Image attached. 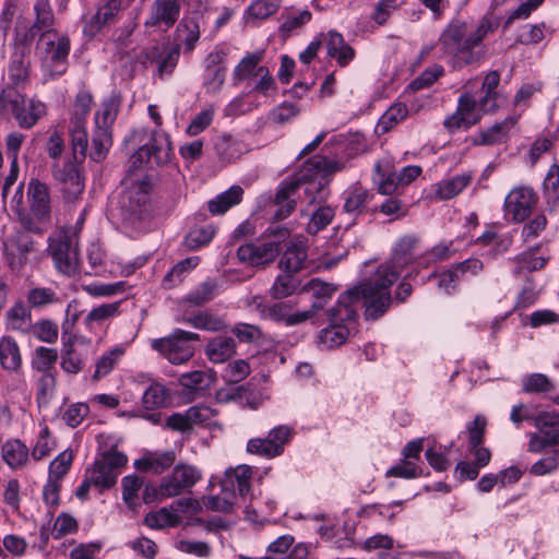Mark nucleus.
Masks as SVG:
<instances>
[{
    "label": "nucleus",
    "mask_w": 559,
    "mask_h": 559,
    "mask_svg": "<svg viewBox=\"0 0 559 559\" xmlns=\"http://www.w3.org/2000/svg\"><path fill=\"white\" fill-rule=\"evenodd\" d=\"M418 239L405 236L395 245L390 261L379 265L374 276L367 282L364 293L367 298L368 316L380 318L392 302L390 287L397 281L405 266L414 262V250Z\"/></svg>",
    "instance_id": "f257e3e1"
},
{
    "label": "nucleus",
    "mask_w": 559,
    "mask_h": 559,
    "mask_svg": "<svg viewBox=\"0 0 559 559\" xmlns=\"http://www.w3.org/2000/svg\"><path fill=\"white\" fill-rule=\"evenodd\" d=\"M344 168L343 162L329 159L322 155L312 156L295 175V182L286 188V191H292L298 183H305V195L308 202L310 204L320 202L326 195L328 177Z\"/></svg>",
    "instance_id": "f03ea898"
},
{
    "label": "nucleus",
    "mask_w": 559,
    "mask_h": 559,
    "mask_svg": "<svg viewBox=\"0 0 559 559\" xmlns=\"http://www.w3.org/2000/svg\"><path fill=\"white\" fill-rule=\"evenodd\" d=\"M70 51L71 40L67 34L58 31L39 37L35 53L46 81L56 80L67 72Z\"/></svg>",
    "instance_id": "7ed1b4c3"
},
{
    "label": "nucleus",
    "mask_w": 559,
    "mask_h": 559,
    "mask_svg": "<svg viewBox=\"0 0 559 559\" xmlns=\"http://www.w3.org/2000/svg\"><path fill=\"white\" fill-rule=\"evenodd\" d=\"M439 45L443 56L450 57L454 69L477 62L481 55L473 50L468 33V21L453 20L441 33Z\"/></svg>",
    "instance_id": "20e7f679"
},
{
    "label": "nucleus",
    "mask_w": 559,
    "mask_h": 559,
    "mask_svg": "<svg viewBox=\"0 0 559 559\" xmlns=\"http://www.w3.org/2000/svg\"><path fill=\"white\" fill-rule=\"evenodd\" d=\"M267 230L270 234L262 241L246 243L237 249V257L241 262L258 266L276 259L282 242L287 240L290 234L286 227L269 228Z\"/></svg>",
    "instance_id": "39448f33"
},
{
    "label": "nucleus",
    "mask_w": 559,
    "mask_h": 559,
    "mask_svg": "<svg viewBox=\"0 0 559 559\" xmlns=\"http://www.w3.org/2000/svg\"><path fill=\"white\" fill-rule=\"evenodd\" d=\"M0 107L10 108L19 126L23 129L33 128L46 115V106L36 99H26L15 88L5 86L0 94Z\"/></svg>",
    "instance_id": "423d86ee"
},
{
    "label": "nucleus",
    "mask_w": 559,
    "mask_h": 559,
    "mask_svg": "<svg viewBox=\"0 0 559 559\" xmlns=\"http://www.w3.org/2000/svg\"><path fill=\"white\" fill-rule=\"evenodd\" d=\"M118 114V106L114 100H105L95 115V130L92 136V147L88 153L94 162H102L112 145L110 127Z\"/></svg>",
    "instance_id": "0eeeda50"
},
{
    "label": "nucleus",
    "mask_w": 559,
    "mask_h": 559,
    "mask_svg": "<svg viewBox=\"0 0 559 559\" xmlns=\"http://www.w3.org/2000/svg\"><path fill=\"white\" fill-rule=\"evenodd\" d=\"M199 340V334L177 329L171 335L152 342V347L162 354L173 365H181L194 355L192 342Z\"/></svg>",
    "instance_id": "6e6552de"
},
{
    "label": "nucleus",
    "mask_w": 559,
    "mask_h": 559,
    "mask_svg": "<svg viewBox=\"0 0 559 559\" xmlns=\"http://www.w3.org/2000/svg\"><path fill=\"white\" fill-rule=\"evenodd\" d=\"M127 462L128 457L124 453L117 450L106 451L96 459L86 474L90 476V481H93V486L104 491L116 485L120 468Z\"/></svg>",
    "instance_id": "1a4fd4ad"
},
{
    "label": "nucleus",
    "mask_w": 559,
    "mask_h": 559,
    "mask_svg": "<svg viewBox=\"0 0 559 559\" xmlns=\"http://www.w3.org/2000/svg\"><path fill=\"white\" fill-rule=\"evenodd\" d=\"M124 189L120 192L117 204L124 218H131L142 213L145 207L151 183L146 178L143 179H124L122 181Z\"/></svg>",
    "instance_id": "9d476101"
},
{
    "label": "nucleus",
    "mask_w": 559,
    "mask_h": 559,
    "mask_svg": "<svg viewBox=\"0 0 559 559\" xmlns=\"http://www.w3.org/2000/svg\"><path fill=\"white\" fill-rule=\"evenodd\" d=\"M48 251L59 272L73 275L79 270L78 237L62 235L49 239Z\"/></svg>",
    "instance_id": "9b49d317"
},
{
    "label": "nucleus",
    "mask_w": 559,
    "mask_h": 559,
    "mask_svg": "<svg viewBox=\"0 0 559 559\" xmlns=\"http://www.w3.org/2000/svg\"><path fill=\"white\" fill-rule=\"evenodd\" d=\"M293 429L280 425L271 429L265 438H252L247 443V451L265 459H274L283 454L285 445L293 436Z\"/></svg>",
    "instance_id": "f8f14e48"
},
{
    "label": "nucleus",
    "mask_w": 559,
    "mask_h": 559,
    "mask_svg": "<svg viewBox=\"0 0 559 559\" xmlns=\"http://www.w3.org/2000/svg\"><path fill=\"white\" fill-rule=\"evenodd\" d=\"M202 478V472L190 464H177L173 473L164 477L159 486V495L165 498L179 496L188 491Z\"/></svg>",
    "instance_id": "ddd939ff"
},
{
    "label": "nucleus",
    "mask_w": 559,
    "mask_h": 559,
    "mask_svg": "<svg viewBox=\"0 0 559 559\" xmlns=\"http://www.w3.org/2000/svg\"><path fill=\"white\" fill-rule=\"evenodd\" d=\"M171 155L170 141L167 134L154 132L151 143L141 146L130 158V168H140L144 163L164 165L169 162Z\"/></svg>",
    "instance_id": "4468645a"
},
{
    "label": "nucleus",
    "mask_w": 559,
    "mask_h": 559,
    "mask_svg": "<svg viewBox=\"0 0 559 559\" xmlns=\"http://www.w3.org/2000/svg\"><path fill=\"white\" fill-rule=\"evenodd\" d=\"M367 282L361 283L359 286L348 289L346 293L342 294L336 302V305L330 309L329 311V320L333 323L343 322H352L356 318V310L354 308V304L356 301L361 300L362 306L365 307V317L369 320H377L378 318H372L368 316L367 311V298L365 293L362 292Z\"/></svg>",
    "instance_id": "2eb2a0df"
},
{
    "label": "nucleus",
    "mask_w": 559,
    "mask_h": 559,
    "mask_svg": "<svg viewBox=\"0 0 559 559\" xmlns=\"http://www.w3.org/2000/svg\"><path fill=\"white\" fill-rule=\"evenodd\" d=\"M180 12V0H154L144 22V26L153 27L163 25L166 29L171 28L179 20Z\"/></svg>",
    "instance_id": "dca6fc26"
},
{
    "label": "nucleus",
    "mask_w": 559,
    "mask_h": 559,
    "mask_svg": "<svg viewBox=\"0 0 559 559\" xmlns=\"http://www.w3.org/2000/svg\"><path fill=\"white\" fill-rule=\"evenodd\" d=\"M536 204V195L530 188L521 187L513 189L506 198L504 206L513 219L523 222L530 216Z\"/></svg>",
    "instance_id": "f3484780"
},
{
    "label": "nucleus",
    "mask_w": 559,
    "mask_h": 559,
    "mask_svg": "<svg viewBox=\"0 0 559 559\" xmlns=\"http://www.w3.org/2000/svg\"><path fill=\"white\" fill-rule=\"evenodd\" d=\"M36 250V243L33 238L17 231L5 247V257L11 270H20L27 261L29 253Z\"/></svg>",
    "instance_id": "a211bd4d"
},
{
    "label": "nucleus",
    "mask_w": 559,
    "mask_h": 559,
    "mask_svg": "<svg viewBox=\"0 0 559 559\" xmlns=\"http://www.w3.org/2000/svg\"><path fill=\"white\" fill-rule=\"evenodd\" d=\"M29 211L39 219L51 218L49 188L37 178H32L27 186Z\"/></svg>",
    "instance_id": "6ab92c4d"
},
{
    "label": "nucleus",
    "mask_w": 559,
    "mask_h": 559,
    "mask_svg": "<svg viewBox=\"0 0 559 559\" xmlns=\"http://www.w3.org/2000/svg\"><path fill=\"white\" fill-rule=\"evenodd\" d=\"M120 9L121 0H102L96 13L84 25V34L94 36L104 26L114 23Z\"/></svg>",
    "instance_id": "aec40b11"
},
{
    "label": "nucleus",
    "mask_w": 559,
    "mask_h": 559,
    "mask_svg": "<svg viewBox=\"0 0 559 559\" xmlns=\"http://www.w3.org/2000/svg\"><path fill=\"white\" fill-rule=\"evenodd\" d=\"M307 262L306 241L301 238L290 240L281 260L280 269L283 272L297 273L305 269Z\"/></svg>",
    "instance_id": "412c9836"
},
{
    "label": "nucleus",
    "mask_w": 559,
    "mask_h": 559,
    "mask_svg": "<svg viewBox=\"0 0 559 559\" xmlns=\"http://www.w3.org/2000/svg\"><path fill=\"white\" fill-rule=\"evenodd\" d=\"M32 26L41 33V36L58 32L55 28L56 15L49 0H35L33 4Z\"/></svg>",
    "instance_id": "4be33fe9"
},
{
    "label": "nucleus",
    "mask_w": 559,
    "mask_h": 559,
    "mask_svg": "<svg viewBox=\"0 0 559 559\" xmlns=\"http://www.w3.org/2000/svg\"><path fill=\"white\" fill-rule=\"evenodd\" d=\"M1 456L11 469H21L29 462V450L21 440L10 439L2 444Z\"/></svg>",
    "instance_id": "5701e85b"
},
{
    "label": "nucleus",
    "mask_w": 559,
    "mask_h": 559,
    "mask_svg": "<svg viewBox=\"0 0 559 559\" xmlns=\"http://www.w3.org/2000/svg\"><path fill=\"white\" fill-rule=\"evenodd\" d=\"M295 182V176L289 180L282 183L281 188L275 195V205L277 206L274 218L276 221H283L288 217L295 210L296 202L293 197L299 191L305 192V183H298L292 191H286V188L290 187Z\"/></svg>",
    "instance_id": "b1692460"
},
{
    "label": "nucleus",
    "mask_w": 559,
    "mask_h": 559,
    "mask_svg": "<svg viewBox=\"0 0 559 559\" xmlns=\"http://www.w3.org/2000/svg\"><path fill=\"white\" fill-rule=\"evenodd\" d=\"M200 20L199 15L186 16L176 27V39L183 44L185 52H191L200 39Z\"/></svg>",
    "instance_id": "393cba45"
},
{
    "label": "nucleus",
    "mask_w": 559,
    "mask_h": 559,
    "mask_svg": "<svg viewBox=\"0 0 559 559\" xmlns=\"http://www.w3.org/2000/svg\"><path fill=\"white\" fill-rule=\"evenodd\" d=\"M516 120L513 117H507L500 122L495 123L487 130L481 131L473 139L475 145H493L507 140L510 130L514 127Z\"/></svg>",
    "instance_id": "a878e982"
},
{
    "label": "nucleus",
    "mask_w": 559,
    "mask_h": 559,
    "mask_svg": "<svg viewBox=\"0 0 559 559\" xmlns=\"http://www.w3.org/2000/svg\"><path fill=\"white\" fill-rule=\"evenodd\" d=\"M328 55L335 58L341 67L347 66L355 57L354 49L347 45L342 34L330 31L325 36Z\"/></svg>",
    "instance_id": "bb28decb"
},
{
    "label": "nucleus",
    "mask_w": 559,
    "mask_h": 559,
    "mask_svg": "<svg viewBox=\"0 0 559 559\" xmlns=\"http://www.w3.org/2000/svg\"><path fill=\"white\" fill-rule=\"evenodd\" d=\"M0 365L9 372H19L22 367L21 350L12 336L0 338Z\"/></svg>",
    "instance_id": "cd10ccee"
},
{
    "label": "nucleus",
    "mask_w": 559,
    "mask_h": 559,
    "mask_svg": "<svg viewBox=\"0 0 559 559\" xmlns=\"http://www.w3.org/2000/svg\"><path fill=\"white\" fill-rule=\"evenodd\" d=\"M252 477V468L248 465H239L236 468L226 471L225 478L222 483L223 489L231 486L237 489L241 498H246L250 492V479Z\"/></svg>",
    "instance_id": "c85d7f7f"
},
{
    "label": "nucleus",
    "mask_w": 559,
    "mask_h": 559,
    "mask_svg": "<svg viewBox=\"0 0 559 559\" xmlns=\"http://www.w3.org/2000/svg\"><path fill=\"white\" fill-rule=\"evenodd\" d=\"M236 353V343L231 336H216L212 338L205 348L207 358L214 364L228 360Z\"/></svg>",
    "instance_id": "c756f323"
},
{
    "label": "nucleus",
    "mask_w": 559,
    "mask_h": 559,
    "mask_svg": "<svg viewBox=\"0 0 559 559\" xmlns=\"http://www.w3.org/2000/svg\"><path fill=\"white\" fill-rule=\"evenodd\" d=\"M243 189L233 186L207 202V210L213 215H222L242 200Z\"/></svg>",
    "instance_id": "7c9ffc66"
},
{
    "label": "nucleus",
    "mask_w": 559,
    "mask_h": 559,
    "mask_svg": "<svg viewBox=\"0 0 559 559\" xmlns=\"http://www.w3.org/2000/svg\"><path fill=\"white\" fill-rule=\"evenodd\" d=\"M28 56L22 53L12 52L10 62L8 66V75L10 83L8 86L15 88L24 84L28 79L29 73V61Z\"/></svg>",
    "instance_id": "2f4dec72"
},
{
    "label": "nucleus",
    "mask_w": 559,
    "mask_h": 559,
    "mask_svg": "<svg viewBox=\"0 0 559 559\" xmlns=\"http://www.w3.org/2000/svg\"><path fill=\"white\" fill-rule=\"evenodd\" d=\"M500 21L492 13L485 14L476 24L468 22V33L473 48L480 45L483 39L499 27Z\"/></svg>",
    "instance_id": "473e14b6"
},
{
    "label": "nucleus",
    "mask_w": 559,
    "mask_h": 559,
    "mask_svg": "<svg viewBox=\"0 0 559 559\" xmlns=\"http://www.w3.org/2000/svg\"><path fill=\"white\" fill-rule=\"evenodd\" d=\"M471 182V176L459 175L442 180L435 186V194L439 200H450L463 191Z\"/></svg>",
    "instance_id": "72a5a7b5"
},
{
    "label": "nucleus",
    "mask_w": 559,
    "mask_h": 559,
    "mask_svg": "<svg viewBox=\"0 0 559 559\" xmlns=\"http://www.w3.org/2000/svg\"><path fill=\"white\" fill-rule=\"evenodd\" d=\"M92 104L93 97L88 92H79L70 112L69 124L87 126V117L90 115Z\"/></svg>",
    "instance_id": "f704fd0d"
},
{
    "label": "nucleus",
    "mask_w": 559,
    "mask_h": 559,
    "mask_svg": "<svg viewBox=\"0 0 559 559\" xmlns=\"http://www.w3.org/2000/svg\"><path fill=\"white\" fill-rule=\"evenodd\" d=\"M144 523L155 530L175 527L180 523V516L175 510L162 508L158 511L147 513Z\"/></svg>",
    "instance_id": "c9c22d12"
},
{
    "label": "nucleus",
    "mask_w": 559,
    "mask_h": 559,
    "mask_svg": "<svg viewBox=\"0 0 559 559\" xmlns=\"http://www.w3.org/2000/svg\"><path fill=\"white\" fill-rule=\"evenodd\" d=\"M169 399L168 390L158 382H152L144 391L142 403L146 411L162 408Z\"/></svg>",
    "instance_id": "e433bc0d"
},
{
    "label": "nucleus",
    "mask_w": 559,
    "mask_h": 559,
    "mask_svg": "<svg viewBox=\"0 0 559 559\" xmlns=\"http://www.w3.org/2000/svg\"><path fill=\"white\" fill-rule=\"evenodd\" d=\"M408 114L406 105L402 103L393 104L379 119L377 130L386 133L396 124L403 121Z\"/></svg>",
    "instance_id": "4c0bfd02"
},
{
    "label": "nucleus",
    "mask_w": 559,
    "mask_h": 559,
    "mask_svg": "<svg viewBox=\"0 0 559 559\" xmlns=\"http://www.w3.org/2000/svg\"><path fill=\"white\" fill-rule=\"evenodd\" d=\"M74 159H84L88 151V135L86 126L68 124Z\"/></svg>",
    "instance_id": "58836bf2"
},
{
    "label": "nucleus",
    "mask_w": 559,
    "mask_h": 559,
    "mask_svg": "<svg viewBox=\"0 0 559 559\" xmlns=\"http://www.w3.org/2000/svg\"><path fill=\"white\" fill-rule=\"evenodd\" d=\"M251 306L260 311V314L264 319L272 321H285L289 316L290 307L285 302H276L271 306H264L261 297H254Z\"/></svg>",
    "instance_id": "ea45409f"
},
{
    "label": "nucleus",
    "mask_w": 559,
    "mask_h": 559,
    "mask_svg": "<svg viewBox=\"0 0 559 559\" xmlns=\"http://www.w3.org/2000/svg\"><path fill=\"white\" fill-rule=\"evenodd\" d=\"M349 330L346 325L330 322V325L320 332L319 341L329 348L340 346L347 340Z\"/></svg>",
    "instance_id": "a19ab883"
},
{
    "label": "nucleus",
    "mask_w": 559,
    "mask_h": 559,
    "mask_svg": "<svg viewBox=\"0 0 559 559\" xmlns=\"http://www.w3.org/2000/svg\"><path fill=\"white\" fill-rule=\"evenodd\" d=\"M371 194L362 187H355L349 190L344 201V211L348 214L358 215L364 212Z\"/></svg>",
    "instance_id": "79ce46f5"
},
{
    "label": "nucleus",
    "mask_w": 559,
    "mask_h": 559,
    "mask_svg": "<svg viewBox=\"0 0 559 559\" xmlns=\"http://www.w3.org/2000/svg\"><path fill=\"white\" fill-rule=\"evenodd\" d=\"M200 262L199 257H190L179 261L164 277L163 285L165 288H171L181 283L183 274L193 270Z\"/></svg>",
    "instance_id": "37998d69"
},
{
    "label": "nucleus",
    "mask_w": 559,
    "mask_h": 559,
    "mask_svg": "<svg viewBox=\"0 0 559 559\" xmlns=\"http://www.w3.org/2000/svg\"><path fill=\"white\" fill-rule=\"evenodd\" d=\"M26 300L32 308H44L59 301L55 289L50 287H34L28 290Z\"/></svg>",
    "instance_id": "c03bdc74"
},
{
    "label": "nucleus",
    "mask_w": 559,
    "mask_h": 559,
    "mask_svg": "<svg viewBox=\"0 0 559 559\" xmlns=\"http://www.w3.org/2000/svg\"><path fill=\"white\" fill-rule=\"evenodd\" d=\"M39 37H41V33L32 25L23 31H16L13 38V52H23L24 56H28L33 43L39 40Z\"/></svg>",
    "instance_id": "a18cd8bd"
},
{
    "label": "nucleus",
    "mask_w": 559,
    "mask_h": 559,
    "mask_svg": "<svg viewBox=\"0 0 559 559\" xmlns=\"http://www.w3.org/2000/svg\"><path fill=\"white\" fill-rule=\"evenodd\" d=\"M121 301L110 304H103L92 309L84 319V323L88 329H92L95 323L99 324L107 319L114 318L119 314Z\"/></svg>",
    "instance_id": "49530a36"
},
{
    "label": "nucleus",
    "mask_w": 559,
    "mask_h": 559,
    "mask_svg": "<svg viewBox=\"0 0 559 559\" xmlns=\"http://www.w3.org/2000/svg\"><path fill=\"white\" fill-rule=\"evenodd\" d=\"M121 485L123 501L128 504L129 508H136L139 506V491L144 485L143 478L138 475H128L122 478Z\"/></svg>",
    "instance_id": "de8ad7c7"
},
{
    "label": "nucleus",
    "mask_w": 559,
    "mask_h": 559,
    "mask_svg": "<svg viewBox=\"0 0 559 559\" xmlns=\"http://www.w3.org/2000/svg\"><path fill=\"white\" fill-rule=\"evenodd\" d=\"M294 274L295 273L284 272L276 277L270 290L273 298L282 299L295 292L298 286V282L294 277Z\"/></svg>",
    "instance_id": "09e8293b"
},
{
    "label": "nucleus",
    "mask_w": 559,
    "mask_h": 559,
    "mask_svg": "<svg viewBox=\"0 0 559 559\" xmlns=\"http://www.w3.org/2000/svg\"><path fill=\"white\" fill-rule=\"evenodd\" d=\"M214 236V228L212 226H202L191 229L185 237L183 245L189 250H197L202 246L207 245Z\"/></svg>",
    "instance_id": "8fccbe9b"
},
{
    "label": "nucleus",
    "mask_w": 559,
    "mask_h": 559,
    "mask_svg": "<svg viewBox=\"0 0 559 559\" xmlns=\"http://www.w3.org/2000/svg\"><path fill=\"white\" fill-rule=\"evenodd\" d=\"M522 390L525 393H547L554 390V384L546 374L532 373L523 378Z\"/></svg>",
    "instance_id": "3c124183"
},
{
    "label": "nucleus",
    "mask_w": 559,
    "mask_h": 559,
    "mask_svg": "<svg viewBox=\"0 0 559 559\" xmlns=\"http://www.w3.org/2000/svg\"><path fill=\"white\" fill-rule=\"evenodd\" d=\"M180 384L191 390H204L214 382V376L201 370H195L181 374Z\"/></svg>",
    "instance_id": "603ef678"
},
{
    "label": "nucleus",
    "mask_w": 559,
    "mask_h": 559,
    "mask_svg": "<svg viewBox=\"0 0 559 559\" xmlns=\"http://www.w3.org/2000/svg\"><path fill=\"white\" fill-rule=\"evenodd\" d=\"M73 462V453L70 450L61 452L49 465L48 479L62 481Z\"/></svg>",
    "instance_id": "864d4df0"
},
{
    "label": "nucleus",
    "mask_w": 559,
    "mask_h": 559,
    "mask_svg": "<svg viewBox=\"0 0 559 559\" xmlns=\"http://www.w3.org/2000/svg\"><path fill=\"white\" fill-rule=\"evenodd\" d=\"M31 332L40 342L53 344L58 340V325L49 319H43L34 323Z\"/></svg>",
    "instance_id": "5fc2aeb1"
},
{
    "label": "nucleus",
    "mask_w": 559,
    "mask_h": 559,
    "mask_svg": "<svg viewBox=\"0 0 559 559\" xmlns=\"http://www.w3.org/2000/svg\"><path fill=\"white\" fill-rule=\"evenodd\" d=\"M335 215L334 210L329 205L319 206L311 215L310 222L308 223L307 230L309 234H317L325 228L333 219Z\"/></svg>",
    "instance_id": "6e6d98bb"
},
{
    "label": "nucleus",
    "mask_w": 559,
    "mask_h": 559,
    "mask_svg": "<svg viewBox=\"0 0 559 559\" xmlns=\"http://www.w3.org/2000/svg\"><path fill=\"white\" fill-rule=\"evenodd\" d=\"M335 290L336 288L332 284L324 283L319 278H312L306 286V292L310 293L314 298L312 302L322 304V308L331 299Z\"/></svg>",
    "instance_id": "4d7b16f0"
},
{
    "label": "nucleus",
    "mask_w": 559,
    "mask_h": 559,
    "mask_svg": "<svg viewBox=\"0 0 559 559\" xmlns=\"http://www.w3.org/2000/svg\"><path fill=\"white\" fill-rule=\"evenodd\" d=\"M57 349L39 346L35 350V357L32 361V366L40 372H49L52 366L57 362Z\"/></svg>",
    "instance_id": "13d9d810"
},
{
    "label": "nucleus",
    "mask_w": 559,
    "mask_h": 559,
    "mask_svg": "<svg viewBox=\"0 0 559 559\" xmlns=\"http://www.w3.org/2000/svg\"><path fill=\"white\" fill-rule=\"evenodd\" d=\"M423 475V468L414 461L402 459L396 465L392 466L388 472V477H400L405 479L417 478Z\"/></svg>",
    "instance_id": "bf43d9fd"
},
{
    "label": "nucleus",
    "mask_w": 559,
    "mask_h": 559,
    "mask_svg": "<svg viewBox=\"0 0 559 559\" xmlns=\"http://www.w3.org/2000/svg\"><path fill=\"white\" fill-rule=\"evenodd\" d=\"M262 58L261 53H251L241 59V61L234 69V79L237 81L246 80L252 75L255 76V71L260 67H258L260 60Z\"/></svg>",
    "instance_id": "052dcab7"
},
{
    "label": "nucleus",
    "mask_w": 559,
    "mask_h": 559,
    "mask_svg": "<svg viewBox=\"0 0 559 559\" xmlns=\"http://www.w3.org/2000/svg\"><path fill=\"white\" fill-rule=\"evenodd\" d=\"M123 352L119 348H115L105 353L96 362V369L93 374L95 380H98L105 376H107L115 367L119 358L122 356Z\"/></svg>",
    "instance_id": "680f3d73"
},
{
    "label": "nucleus",
    "mask_w": 559,
    "mask_h": 559,
    "mask_svg": "<svg viewBox=\"0 0 559 559\" xmlns=\"http://www.w3.org/2000/svg\"><path fill=\"white\" fill-rule=\"evenodd\" d=\"M61 368L72 374L79 373L83 368V361L73 353L71 337L63 342Z\"/></svg>",
    "instance_id": "e2e57ef3"
},
{
    "label": "nucleus",
    "mask_w": 559,
    "mask_h": 559,
    "mask_svg": "<svg viewBox=\"0 0 559 559\" xmlns=\"http://www.w3.org/2000/svg\"><path fill=\"white\" fill-rule=\"evenodd\" d=\"M231 332L242 343H259L263 338L261 329L253 324L237 323Z\"/></svg>",
    "instance_id": "0e129e2a"
},
{
    "label": "nucleus",
    "mask_w": 559,
    "mask_h": 559,
    "mask_svg": "<svg viewBox=\"0 0 559 559\" xmlns=\"http://www.w3.org/2000/svg\"><path fill=\"white\" fill-rule=\"evenodd\" d=\"M215 290L214 282H204L187 296V301L193 306H201L214 298Z\"/></svg>",
    "instance_id": "69168bd1"
},
{
    "label": "nucleus",
    "mask_w": 559,
    "mask_h": 559,
    "mask_svg": "<svg viewBox=\"0 0 559 559\" xmlns=\"http://www.w3.org/2000/svg\"><path fill=\"white\" fill-rule=\"evenodd\" d=\"M312 17V14L308 10L299 12L297 15L288 16L283 24L280 26V33L284 38H288L292 33L301 28Z\"/></svg>",
    "instance_id": "338daca9"
},
{
    "label": "nucleus",
    "mask_w": 559,
    "mask_h": 559,
    "mask_svg": "<svg viewBox=\"0 0 559 559\" xmlns=\"http://www.w3.org/2000/svg\"><path fill=\"white\" fill-rule=\"evenodd\" d=\"M180 56V45H174L165 55H163L159 63L157 64V74L159 78L170 75L177 67Z\"/></svg>",
    "instance_id": "774afa93"
}]
</instances>
